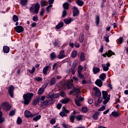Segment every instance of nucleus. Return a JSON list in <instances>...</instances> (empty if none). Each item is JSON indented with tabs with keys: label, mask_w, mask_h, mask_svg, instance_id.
Listing matches in <instances>:
<instances>
[{
	"label": "nucleus",
	"mask_w": 128,
	"mask_h": 128,
	"mask_svg": "<svg viewBox=\"0 0 128 128\" xmlns=\"http://www.w3.org/2000/svg\"><path fill=\"white\" fill-rule=\"evenodd\" d=\"M32 96H34V94L32 93H27L23 95L24 104H30V102L32 100Z\"/></svg>",
	"instance_id": "obj_1"
},
{
	"label": "nucleus",
	"mask_w": 128,
	"mask_h": 128,
	"mask_svg": "<svg viewBox=\"0 0 128 128\" xmlns=\"http://www.w3.org/2000/svg\"><path fill=\"white\" fill-rule=\"evenodd\" d=\"M40 4H38V3H36L34 4V8L32 6L30 7V10L31 12L38 14V12H40Z\"/></svg>",
	"instance_id": "obj_2"
},
{
	"label": "nucleus",
	"mask_w": 128,
	"mask_h": 128,
	"mask_svg": "<svg viewBox=\"0 0 128 128\" xmlns=\"http://www.w3.org/2000/svg\"><path fill=\"white\" fill-rule=\"evenodd\" d=\"M102 94L103 100H104L103 101V104H108V102L110 101V97L108 96V94L106 91H102Z\"/></svg>",
	"instance_id": "obj_3"
},
{
	"label": "nucleus",
	"mask_w": 128,
	"mask_h": 128,
	"mask_svg": "<svg viewBox=\"0 0 128 128\" xmlns=\"http://www.w3.org/2000/svg\"><path fill=\"white\" fill-rule=\"evenodd\" d=\"M0 106H1L0 110H2V108L4 110L6 111H8L12 108V106H10L8 103L6 102H3Z\"/></svg>",
	"instance_id": "obj_4"
},
{
	"label": "nucleus",
	"mask_w": 128,
	"mask_h": 128,
	"mask_svg": "<svg viewBox=\"0 0 128 128\" xmlns=\"http://www.w3.org/2000/svg\"><path fill=\"white\" fill-rule=\"evenodd\" d=\"M38 114H39L38 112L36 114H32V112H30V110H26L24 112V116L26 118H34V116H38Z\"/></svg>",
	"instance_id": "obj_5"
},
{
	"label": "nucleus",
	"mask_w": 128,
	"mask_h": 128,
	"mask_svg": "<svg viewBox=\"0 0 128 128\" xmlns=\"http://www.w3.org/2000/svg\"><path fill=\"white\" fill-rule=\"evenodd\" d=\"M68 112H70V110H66V106H63L62 110L60 113V116H62V118H64V116H66V114H68Z\"/></svg>",
	"instance_id": "obj_6"
},
{
	"label": "nucleus",
	"mask_w": 128,
	"mask_h": 128,
	"mask_svg": "<svg viewBox=\"0 0 128 128\" xmlns=\"http://www.w3.org/2000/svg\"><path fill=\"white\" fill-rule=\"evenodd\" d=\"M73 16H78L80 14V10L78 7L74 6L73 7Z\"/></svg>",
	"instance_id": "obj_7"
},
{
	"label": "nucleus",
	"mask_w": 128,
	"mask_h": 128,
	"mask_svg": "<svg viewBox=\"0 0 128 128\" xmlns=\"http://www.w3.org/2000/svg\"><path fill=\"white\" fill-rule=\"evenodd\" d=\"M14 30L18 34H20L21 32H22L24 30V27L20 26H16L14 28Z\"/></svg>",
	"instance_id": "obj_8"
},
{
	"label": "nucleus",
	"mask_w": 128,
	"mask_h": 128,
	"mask_svg": "<svg viewBox=\"0 0 128 128\" xmlns=\"http://www.w3.org/2000/svg\"><path fill=\"white\" fill-rule=\"evenodd\" d=\"M93 90H96L95 96H97L98 98V96H102V92L100 90V89L98 88V87L93 88Z\"/></svg>",
	"instance_id": "obj_9"
},
{
	"label": "nucleus",
	"mask_w": 128,
	"mask_h": 128,
	"mask_svg": "<svg viewBox=\"0 0 128 128\" xmlns=\"http://www.w3.org/2000/svg\"><path fill=\"white\" fill-rule=\"evenodd\" d=\"M72 82H74V80H68L66 82V84L68 88H69V90H70V88H74V84H72Z\"/></svg>",
	"instance_id": "obj_10"
},
{
	"label": "nucleus",
	"mask_w": 128,
	"mask_h": 128,
	"mask_svg": "<svg viewBox=\"0 0 128 128\" xmlns=\"http://www.w3.org/2000/svg\"><path fill=\"white\" fill-rule=\"evenodd\" d=\"M57 58L59 60L64 58H66V54H64V50H60V52L59 54L58 55Z\"/></svg>",
	"instance_id": "obj_11"
},
{
	"label": "nucleus",
	"mask_w": 128,
	"mask_h": 128,
	"mask_svg": "<svg viewBox=\"0 0 128 128\" xmlns=\"http://www.w3.org/2000/svg\"><path fill=\"white\" fill-rule=\"evenodd\" d=\"M14 86L12 85L10 86L9 87V90H8V94L10 96H11V98H12L14 96Z\"/></svg>",
	"instance_id": "obj_12"
},
{
	"label": "nucleus",
	"mask_w": 128,
	"mask_h": 128,
	"mask_svg": "<svg viewBox=\"0 0 128 128\" xmlns=\"http://www.w3.org/2000/svg\"><path fill=\"white\" fill-rule=\"evenodd\" d=\"M102 66L103 68V70L104 72H108V68L110 66V63H107L106 64H103L102 65Z\"/></svg>",
	"instance_id": "obj_13"
},
{
	"label": "nucleus",
	"mask_w": 128,
	"mask_h": 128,
	"mask_svg": "<svg viewBox=\"0 0 128 128\" xmlns=\"http://www.w3.org/2000/svg\"><path fill=\"white\" fill-rule=\"evenodd\" d=\"M46 86H42L38 90V94L39 96H40L44 92V90H46Z\"/></svg>",
	"instance_id": "obj_14"
},
{
	"label": "nucleus",
	"mask_w": 128,
	"mask_h": 128,
	"mask_svg": "<svg viewBox=\"0 0 128 128\" xmlns=\"http://www.w3.org/2000/svg\"><path fill=\"white\" fill-rule=\"evenodd\" d=\"M98 116H100V112H95L92 116V119L95 120H98Z\"/></svg>",
	"instance_id": "obj_15"
},
{
	"label": "nucleus",
	"mask_w": 128,
	"mask_h": 128,
	"mask_svg": "<svg viewBox=\"0 0 128 128\" xmlns=\"http://www.w3.org/2000/svg\"><path fill=\"white\" fill-rule=\"evenodd\" d=\"M83 100H84V98H82V97L78 98V99H76L74 100L76 104L78 106H80V101L82 102Z\"/></svg>",
	"instance_id": "obj_16"
},
{
	"label": "nucleus",
	"mask_w": 128,
	"mask_h": 128,
	"mask_svg": "<svg viewBox=\"0 0 128 128\" xmlns=\"http://www.w3.org/2000/svg\"><path fill=\"white\" fill-rule=\"evenodd\" d=\"M95 84L96 86H100V88L102 86V80L100 79H98L96 81Z\"/></svg>",
	"instance_id": "obj_17"
},
{
	"label": "nucleus",
	"mask_w": 128,
	"mask_h": 128,
	"mask_svg": "<svg viewBox=\"0 0 128 128\" xmlns=\"http://www.w3.org/2000/svg\"><path fill=\"white\" fill-rule=\"evenodd\" d=\"M49 68H50V66H46L43 68V74H48V70Z\"/></svg>",
	"instance_id": "obj_18"
},
{
	"label": "nucleus",
	"mask_w": 128,
	"mask_h": 128,
	"mask_svg": "<svg viewBox=\"0 0 128 128\" xmlns=\"http://www.w3.org/2000/svg\"><path fill=\"white\" fill-rule=\"evenodd\" d=\"M3 52L5 54H8V52H10V47L8 46H4L3 47Z\"/></svg>",
	"instance_id": "obj_19"
},
{
	"label": "nucleus",
	"mask_w": 128,
	"mask_h": 128,
	"mask_svg": "<svg viewBox=\"0 0 128 128\" xmlns=\"http://www.w3.org/2000/svg\"><path fill=\"white\" fill-rule=\"evenodd\" d=\"M76 4L79 6H84V1H82V0H77L76 1Z\"/></svg>",
	"instance_id": "obj_20"
},
{
	"label": "nucleus",
	"mask_w": 128,
	"mask_h": 128,
	"mask_svg": "<svg viewBox=\"0 0 128 128\" xmlns=\"http://www.w3.org/2000/svg\"><path fill=\"white\" fill-rule=\"evenodd\" d=\"M93 72L94 74H96L98 72H100V68H96V67H94L93 68Z\"/></svg>",
	"instance_id": "obj_21"
},
{
	"label": "nucleus",
	"mask_w": 128,
	"mask_h": 128,
	"mask_svg": "<svg viewBox=\"0 0 128 128\" xmlns=\"http://www.w3.org/2000/svg\"><path fill=\"white\" fill-rule=\"evenodd\" d=\"M62 6L64 10H68L70 8V4L68 2H65L63 4Z\"/></svg>",
	"instance_id": "obj_22"
},
{
	"label": "nucleus",
	"mask_w": 128,
	"mask_h": 128,
	"mask_svg": "<svg viewBox=\"0 0 128 128\" xmlns=\"http://www.w3.org/2000/svg\"><path fill=\"white\" fill-rule=\"evenodd\" d=\"M106 55L108 58H110L112 54H114V52H112V50H109L108 52H106Z\"/></svg>",
	"instance_id": "obj_23"
},
{
	"label": "nucleus",
	"mask_w": 128,
	"mask_h": 128,
	"mask_svg": "<svg viewBox=\"0 0 128 128\" xmlns=\"http://www.w3.org/2000/svg\"><path fill=\"white\" fill-rule=\"evenodd\" d=\"M64 26V22H60L56 26V28L57 30H60L61 28Z\"/></svg>",
	"instance_id": "obj_24"
},
{
	"label": "nucleus",
	"mask_w": 128,
	"mask_h": 128,
	"mask_svg": "<svg viewBox=\"0 0 128 128\" xmlns=\"http://www.w3.org/2000/svg\"><path fill=\"white\" fill-rule=\"evenodd\" d=\"M72 20H74L72 18H69L64 20V22L65 24H70Z\"/></svg>",
	"instance_id": "obj_25"
},
{
	"label": "nucleus",
	"mask_w": 128,
	"mask_h": 128,
	"mask_svg": "<svg viewBox=\"0 0 128 128\" xmlns=\"http://www.w3.org/2000/svg\"><path fill=\"white\" fill-rule=\"evenodd\" d=\"M74 92H76L77 96H78L80 92V88H73Z\"/></svg>",
	"instance_id": "obj_26"
},
{
	"label": "nucleus",
	"mask_w": 128,
	"mask_h": 128,
	"mask_svg": "<svg viewBox=\"0 0 128 128\" xmlns=\"http://www.w3.org/2000/svg\"><path fill=\"white\" fill-rule=\"evenodd\" d=\"M115 116V118H116V116H118L119 114L118 112L114 111L112 112L111 114H110V116Z\"/></svg>",
	"instance_id": "obj_27"
},
{
	"label": "nucleus",
	"mask_w": 128,
	"mask_h": 128,
	"mask_svg": "<svg viewBox=\"0 0 128 128\" xmlns=\"http://www.w3.org/2000/svg\"><path fill=\"white\" fill-rule=\"evenodd\" d=\"M27 4H28V0H20V4L22 6H26Z\"/></svg>",
	"instance_id": "obj_28"
},
{
	"label": "nucleus",
	"mask_w": 128,
	"mask_h": 128,
	"mask_svg": "<svg viewBox=\"0 0 128 128\" xmlns=\"http://www.w3.org/2000/svg\"><path fill=\"white\" fill-rule=\"evenodd\" d=\"M84 40V34H80L79 37V42L82 44Z\"/></svg>",
	"instance_id": "obj_29"
},
{
	"label": "nucleus",
	"mask_w": 128,
	"mask_h": 128,
	"mask_svg": "<svg viewBox=\"0 0 128 128\" xmlns=\"http://www.w3.org/2000/svg\"><path fill=\"white\" fill-rule=\"evenodd\" d=\"M56 84V78H52L50 80V86H54V84Z\"/></svg>",
	"instance_id": "obj_30"
},
{
	"label": "nucleus",
	"mask_w": 128,
	"mask_h": 128,
	"mask_svg": "<svg viewBox=\"0 0 128 128\" xmlns=\"http://www.w3.org/2000/svg\"><path fill=\"white\" fill-rule=\"evenodd\" d=\"M46 98H54V92H50L46 96Z\"/></svg>",
	"instance_id": "obj_31"
},
{
	"label": "nucleus",
	"mask_w": 128,
	"mask_h": 128,
	"mask_svg": "<svg viewBox=\"0 0 128 128\" xmlns=\"http://www.w3.org/2000/svg\"><path fill=\"white\" fill-rule=\"evenodd\" d=\"M106 74L102 73L101 74H100L99 78L100 79L102 80H104V79L106 78Z\"/></svg>",
	"instance_id": "obj_32"
},
{
	"label": "nucleus",
	"mask_w": 128,
	"mask_h": 128,
	"mask_svg": "<svg viewBox=\"0 0 128 128\" xmlns=\"http://www.w3.org/2000/svg\"><path fill=\"white\" fill-rule=\"evenodd\" d=\"M76 56H78V52L76 50H74L71 54L72 58H74Z\"/></svg>",
	"instance_id": "obj_33"
},
{
	"label": "nucleus",
	"mask_w": 128,
	"mask_h": 128,
	"mask_svg": "<svg viewBox=\"0 0 128 128\" xmlns=\"http://www.w3.org/2000/svg\"><path fill=\"white\" fill-rule=\"evenodd\" d=\"M69 118L72 122H74V118H76V116L72 114Z\"/></svg>",
	"instance_id": "obj_34"
},
{
	"label": "nucleus",
	"mask_w": 128,
	"mask_h": 128,
	"mask_svg": "<svg viewBox=\"0 0 128 128\" xmlns=\"http://www.w3.org/2000/svg\"><path fill=\"white\" fill-rule=\"evenodd\" d=\"M38 102H40V98H36V100L33 101L32 104L33 106H36Z\"/></svg>",
	"instance_id": "obj_35"
},
{
	"label": "nucleus",
	"mask_w": 128,
	"mask_h": 128,
	"mask_svg": "<svg viewBox=\"0 0 128 128\" xmlns=\"http://www.w3.org/2000/svg\"><path fill=\"white\" fill-rule=\"evenodd\" d=\"M68 102H70V98L63 99L60 100L62 104H68Z\"/></svg>",
	"instance_id": "obj_36"
},
{
	"label": "nucleus",
	"mask_w": 128,
	"mask_h": 128,
	"mask_svg": "<svg viewBox=\"0 0 128 128\" xmlns=\"http://www.w3.org/2000/svg\"><path fill=\"white\" fill-rule=\"evenodd\" d=\"M41 106H42V108L43 106H49L48 101V100H45V101L43 102L42 103Z\"/></svg>",
	"instance_id": "obj_37"
},
{
	"label": "nucleus",
	"mask_w": 128,
	"mask_h": 128,
	"mask_svg": "<svg viewBox=\"0 0 128 128\" xmlns=\"http://www.w3.org/2000/svg\"><path fill=\"white\" fill-rule=\"evenodd\" d=\"M12 20L14 22H16L18 20V17L16 15H14L12 16Z\"/></svg>",
	"instance_id": "obj_38"
},
{
	"label": "nucleus",
	"mask_w": 128,
	"mask_h": 128,
	"mask_svg": "<svg viewBox=\"0 0 128 128\" xmlns=\"http://www.w3.org/2000/svg\"><path fill=\"white\" fill-rule=\"evenodd\" d=\"M50 56L52 60H54V58H56V53L54 52H52Z\"/></svg>",
	"instance_id": "obj_39"
},
{
	"label": "nucleus",
	"mask_w": 128,
	"mask_h": 128,
	"mask_svg": "<svg viewBox=\"0 0 128 128\" xmlns=\"http://www.w3.org/2000/svg\"><path fill=\"white\" fill-rule=\"evenodd\" d=\"M40 118H42V116L40 115H38L33 118V120H34L35 122H38V120H40Z\"/></svg>",
	"instance_id": "obj_40"
},
{
	"label": "nucleus",
	"mask_w": 128,
	"mask_h": 128,
	"mask_svg": "<svg viewBox=\"0 0 128 128\" xmlns=\"http://www.w3.org/2000/svg\"><path fill=\"white\" fill-rule=\"evenodd\" d=\"M96 22L97 26L98 25V24H100V16H96Z\"/></svg>",
	"instance_id": "obj_41"
},
{
	"label": "nucleus",
	"mask_w": 128,
	"mask_h": 128,
	"mask_svg": "<svg viewBox=\"0 0 128 128\" xmlns=\"http://www.w3.org/2000/svg\"><path fill=\"white\" fill-rule=\"evenodd\" d=\"M76 118L77 120H82V115H78L76 116Z\"/></svg>",
	"instance_id": "obj_42"
},
{
	"label": "nucleus",
	"mask_w": 128,
	"mask_h": 128,
	"mask_svg": "<svg viewBox=\"0 0 128 128\" xmlns=\"http://www.w3.org/2000/svg\"><path fill=\"white\" fill-rule=\"evenodd\" d=\"M34 80H36V82H42V78L38 76V77H35L34 78Z\"/></svg>",
	"instance_id": "obj_43"
},
{
	"label": "nucleus",
	"mask_w": 128,
	"mask_h": 128,
	"mask_svg": "<svg viewBox=\"0 0 128 128\" xmlns=\"http://www.w3.org/2000/svg\"><path fill=\"white\" fill-rule=\"evenodd\" d=\"M52 6V4H50L46 8V10L47 11V12H50V8Z\"/></svg>",
	"instance_id": "obj_44"
},
{
	"label": "nucleus",
	"mask_w": 128,
	"mask_h": 128,
	"mask_svg": "<svg viewBox=\"0 0 128 128\" xmlns=\"http://www.w3.org/2000/svg\"><path fill=\"white\" fill-rule=\"evenodd\" d=\"M16 114V111L14 110H11L9 113V116H14V114Z\"/></svg>",
	"instance_id": "obj_45"
},
{
	"label": "nucleus",
	"mask_w": 128,
	"mask_h": 128,
	"mask_svg": "<svg viewBox=\"0 0 128 128\" xmlns=\"http://www.w3.org/2000/svg\"><path fill=\"white\" fill-rule=\"evenodd\" d=\"M109 38H110L109 36H106L104 37V38L105 42H110Z\"/></svg>",
	"instance_id": "obj_46"
},
{
	"label": "nucleus",
	"mask_w": 128,
	"mask_h": 128,
	"mask_svg": "<svg viewBox=\"0 0 128 128\" xmlns=\"http://www.w3.org/2000/svg\"><path fill=\"white\" fill-rule=\"evenodd\" d=\"M22 122V118H20V117H18L17 119L18 124H20Z\"/></svg>",
	"instance_id": "obj_47"
},
{
	"label": "nucleus",
	"mask_w": 128,
	"mask_h": 128,
	"mask_svg": "<svg viewBox=\"0 0 128 128\" xmlns=\"http://www.w3.org/2000/svg\"><path fill=\"white\" fill-rule=\"evenodd\" d=\"M80 58L82 62H84V53L81 54Z\"/></svg>",
	"instance_id": "obj_48"
},
{
	"label": "nucleus",
	"mask_w": 128,
	"mask_h": 128,
	"mask_svg": "<svg viewBox=\"0 0 128 128\" xmlns=\"http://www.w3.org/2000/svg\"><path fill=\"white\" fill-rule=\"evenodd\" d=\"M66 10H64L62 12V18H66Z\"/></svg>",
	"instance_id": "obj_49"
},
{
	"label": "nucleus",
	"mask_w": 128,
	"mask_h": 128,
	"mask_svg": "<svg viewBox=\"0 0 128 128\" xmlns=\"http://www.w3.org/2000/svg\"><path fill=\"white\" fill-rule=\"evenodd\" d=\"M40 5L42 6H46V1L40 2Z\"/></svg>",
	"instance_id": "obj_50"
},
{
	"label": "nucleus",
	"mask_w": 128,
	"mask_h": 128,
	"mask_svg": "<svg viewBox=\"0 0 128 128\" xmlns=\"http://www.w3.org/2000/svg\"><path fill=\"white\" fill-rule=\"evenodd\" d=\"M77 66H78V62H76V61H75L72 64V67L76 68Z\"/></svg>",
	"instance_id": "obj_51"
},
{
	"label": "nucleus",
	"mask_w": 128,
	"mask_h": 128,
	"mask_svg": "<svg viewBox=\"0 0 128 128\" xmlns=\"http://www.w3.org/2000/svg\"><path fill=\"white\" fill-rule=\"evenodd\" d=\"M106 110V106H102L100 108L98 109V112H102Z\"/></svg>",
	"instance_id": "obj_52"
},
{
	"label": "nucleus",
	"mask_w": 128,
	"mask_h": 128,
	"mask_svg": "<svg viewBox=\"0 0 128 128\" xmlns=\"http://www.w3.org/2000/svg\"><path fill=\"white\" fill-rule=\"evenodd\" d=\"M60 97V94L58 93L57 94H53V98H56Z\"/></svg>",
	"instance_id": "obj_53"
},
{
	"label": "nucleus",
	"mask_w": 128,
	"mask_h": 128,
	"mask_svg": "<svg viewBox=\"0 0 128 128\" xmlns=\"http://www.w3.org/2000/svg\"><path fill=\"white\" fill-rule=\"evenodd\" d=\"M78 76L80 78H84V75H82L80 72H78Z\"/></svg>",
	"instance_id": "obj_54"
},
{
	"label": "nucleus",
	"mask_w": 128,
	"mask_h": 128,
	"mask_svg": "<svg viewBox=\"0 0 128 128\" xmlns=\"http://www.w3.org/2000/svg\"><path fill=\"white\" fill-rule=\"evenodd\" d=\"M71 72L72 74H76V68L74 67H71Z\"/></svg>",
	"instance_id": "obj_55"
},
{
	"label": "nucleus",
	"mask_w": 128,
	"mask_h": 128,
	"mask_svg": "<svg viewBox=\"0 0 128 128\" xmlns=\"http://www.w3.org/2000/svg\"><path fill=\"white\" fill-rule=\"evenodd\" d=\"M60 96H62V98H64L66 96V92H64V91H62L60 94Z\"/></svg>",
	"instance_id": "obj_56"
},
{
	"label": "nucleus",
	"mask_w": 128,
	"mask_h": 128,
	"mask_svg": "<svg viewBox=\"0 0 128 128\" xmlns=\"http://www.w3.org/2000/svg\"><path fill=\"white\" fill-rule=\"evenodd\" d=\"M84 68L82 66H80L78 67V72H81L82 71V70Z\"/></svg>",
	"instance_id": "obj_57"
},
{
	"label": "nucleus",
	"mask_w": 128,
	"mask_h": 128,
	"mask_svg": "<svg viewBox=\"0 0 128 128\" xmlns=\"http://www.w3.org/2000/svg\"><path fill=\"white\" fill-rule=\"evenodd\" d=\"M82 112L84 113H86L88 112V108L86 107H83L82 108Z\"/></svg>",
	"instance_id": "obj_58"
},
{
	"label": "nucleus",
	"mask_w": 128,
	"mask_h": 128,
	"mask_svg": "<svg viewBox=\"0 0 128 128\" xmlns=\"http://www.w3.org/2000/svg\"><path fill=\"white\" fill-rule=\"evenodd\" d=\"M36 70V68L34 67H33L32 68V70H28V72H30V74H34V71Z\"/></svg>",
	"instance_id": "obj_59"
},
{
	"label": "nucleus",
	"mask_w": 128,
	"mask_h": 128,
	"mask_svg": "<svg viewBox=\"0 0 128 128\" xmlns=\"http://www.w3.org/2000/svg\"><path fill=\"white\" fill-rule=\"evenodd\" d=\"M44 14V8H42L41 10V11L40 12V16H42Z\"/></svg>",
	"instance_id": "obj_60"
},
{
	"label": "nucleus",
	"mask_w": 128,
	"mask_h": 128,
	"mask_svg": "<svg viewBox=\"0 0 128 128\" xmlns=\"http://www.w3.org/2000/svg\"><path fill=\"white\" fill-rule=\"evenodd\" d=\"M118 44H122V42H123L122 37L120 38L118 40Z\"/></svg>",
	"instance_id": "obj_61"
},
{
	"label": "nucleus",
	"mask_w": 128,
	"mask_h": 128,
	"mask_svg": "<svg viewBox=\"0 0 128 128\" xmlns=\"http://www.w3.org/2000/svg\"><path fill=\"white\" fill-rule=\"evenodd\" d=\"M38 20V17L37 16H34L33 17L32 20H34V22H36V20Z\"/></svg>",
	"instance_id": "obj_62"
},
{
	"label": "nucleus",
	"mask_w": 128,
	"mask_h": 128,
	"mask_svg": "<svg viewBox=\"0 0 128 128\" xmlns=\"http://www.w3.org/2000/svg\"><path fill=\"white\" fill-rule=\"evenodd\" d=\"M48 104L50 106V104H54V100L51 99L50 100H48Z\"/></svg>",
	"instance_id": "obj_63"
},
{
	"label": "nucleus",
	"mask_w": 128,
	"mask_h": 128,
	"mask_svg": "<svg viewBox=\"0 0 128 128\" xmlns=\"http://www.w3.org/2000/svg\"><path fill=\"white\" fill-rule=\"evenodd\" d=\"M50 124H56V119L52 118V120H51L50 121Z\"/></svg>",
	"instance_id": "obj_64"
}]
</instances>
